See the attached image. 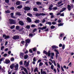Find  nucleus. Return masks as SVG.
Instances as JSON below:
<instances>
[{
  "mask_svg": "<svg viewBox=\"0 0 74 74\" xmlns=\"http://www.w3.org/2000/svg\"><path fill=\"white\" fill-rule=\"evenodd\" d=\"M9 22L10 24H16V21L12 19H9Z\"/></svg>",
  "mask_w": 74,
  "mask_h": 74,
  "instance_id": "1",
  "label": "nucleus"
},
{
  "mask_svg": "<svg viewBox=\"0 0 74 74\" xmlns=\"http://www.w3.org/2000/svg\"><path fill=\"white\" fill-rule=\"evenodd\" d=\"M25 41L26 44L25 45V47H27V45H27V43H29L30 42V40L28 39L25 40Z\"/></svg>",
  "mask_w": 74,
  "mask_h": 74,
  "instance_id": "2",
  "label": "nucleus"
},
{
  "mask_svg": "<svg viewBox=\"0 0 74 74\" xmlns=\"http://www.w3.org/2000/svg\"><path fill=\"white\" fill-rule=\"evenodd\" d=\"M12 38L14 40L19 39V36H14L13 37H12Z\"/></svg>",
  "mask_w": 74,
  "mask_h": 74,
  "instance_id": "3",
  "label": "nucleus"
},
{
  "mask_svg": "<svg viewBox=\"0 0 74 74\" xmlns=\"http://www.w3.org/2000/svg\"><path fill=\"white\" fill-rule=\"evenodd\" d=\"M54 51H55V52H56V58H57V57L58 56V54L59 53L58 51L56 49H55Z\"/></svg>",
  "mask_w": 74,
  "mask_h": 74,
  "instance_id": "4",
  "label": "nucleus"
},
{
  "mask_svg": "<svg viewBox=\"0 0 74 74\" xmlns=\"http://www.w3.org/2000/svg\"><path fill=\"white\" fill-rule=\"evenodd\" d=\"M24 10L27 11H29V10H30V8L28 7H25L24 8Z\"/></svg>",
  "mask_w": 74,
  "mask_h": 74,
  "instance_id": "5",
  "label": "nucleus"
},
{
  "mask_svg": "<svg viewBox=\"0 0 74 74\" xmlns=\"http://www.w3.org/2000/svg\"><path fill=\"white\" fill-rule=\"evenodd\" d=\"M21 68H23V69L24 71L25 72L26 74H28V72H27V69L23 67V66H21Z\"/></svg>",
  "mask_w": 74,
  "mask_h": 74,
  "instance_id": "6",
  "label": "nucleus"
},
{
  "mask_svg": "<svg viewBox=\"0 0 74 74\" xmlns=\"http://www.w3.org/2000/svg\"><path fill=\"white\" fill-rule=\"evenodd\" d=\"M24 54L23 53H20V56L21 58V59H23V55Z\"/></svg>",
  "mask_w": 74,
  "mask_h": 74,
  "instance_id": "7",
  "label": "nucleus"
},
{
  "mask_svg": "<svg viewBox=\"0 0 74 74\" xmlns=\"http://www.w3.org/2000/svg\"><path fill=\"white\" fill-rule=\"evenodd\" d=\"M49 14L51 16V19H52V18H54V17L55 16L54 15H53V13H50Z\"/></svg>",
  "mask_w": 74,
  "mask_h": 74,
  "instance_id": "8",
  "label": "nucleus"
},
{
  "mask_svg": "<svg viewBox=\"0 0 74 74\" xmlns=\"http://www.w3.org/2000/svg\"><path fill=\"white\" fill-rule=\"evenodd\" d=\"M3 37H5V39H7V38H9L10 36H6L5 35H3Z\"/></svg>",
  "mask_w": 74,
  "mask_h": 74,
  "instance_id": "9",
  "label": "nucleus"
},
{
  "mask_svg": "<svg viewBox=\"0 0 74 74\" xmlns=\"http://www.w3.org/2000/svg\"><path fill=\"white\" fill-rule=\"evenodd\" d=\"M15 64H16V63L13 64L10 66V67L11 69H12L14 67V65H15Z\"/></svg>",
  "mask_w": 74,
  "mask_h": 74,
  "instance_id": "10",
  "label": "nucleus"
},
{
  "mask_svg": "<svg viewBox=\"0 0 74 74\" xmlns=\"http://www.w3.org/2000/svg\"><path fill=\"white\" fill-rule=\"evenodd\" d=\"M5 63L6 64H8V63H10V61L8 59L5 60Z\"/></svg>",
  "mask_w": 74,
  "mask_h": 74,
  "instance_id": "11",
  "label": "nucleus"
},
{
  "mask_svg": "<svg viewBox=\"0 0 74 74\" xmlns=\"http://www.w3.org/2000/svg\"><path fill=\"white\" fill-rule=\"evenodd\" d=\"M51 59H53V57L55 55V53H51Z\"/></svg>",
  "mask_w": 74,
  "mask_h": 74,
  "instance_id": "12",
  "label": "nucleus"
},
{
  "mask_svg": "<svg viewBox=\"0 0 74 74\" xmlns=\"http://www.w3.org/2000/svg\"><path fill=\"white\" fill-rule=\"evenodd\" d=\"M16 65L14 66V67L16 69V70H18V64H16Z\"/></svg>",
  "mask_w": 74,
  "mask_h": 74,
  "instance_id": "13",
  "label": "nucleus"
},
{
  "mask_svg": "<svg viewBox=\"0 0 74 74\" xmlns=\"http://www.w3.org/2000/svg\"><path fill=\"white\" fill-rule=\"evenodd\" d=\"M19 24L21 25V26H23L24 25L23 22L22 21H19Z\"/></svg>",
  "mask_w": 74,
  "mask_h": 74,
  "instance_id": "14",
  "label": "nucleus"
},
{
  "mask_svg": "<svg viewBox=\"0 0 74 74\" xmlns=\"http://www.w3.org/2000/svg\"><path fill=\"white\" fill-rule=\"evenodd\" d=\"M27 20L28 22H32L31 19L29 17H27Z\"/></svg>",
  "mask_w": 74,
  "mask_h": 74,
  "instance_id": "15",
  "label": "nucleus"
},
{
  "mask_svg": "<svg viewBox=\"0 0 74 74\" xmlns=\"http://www.w3.org/2000/svg\"><path fill=\"white\" fill-rule=\"evenodd\" d=\"M52 7H53V5H52V4H51L50 5V6L49 9V10H52Z\"/></svg>",
  "mask_w": 74,
  "mask_h": 74,
  "instance_id": "16",
  "label": "nucleus"
},
{
  "mask_svg": "<svg viewBox=\"0 0 74 74\" xmlns=\"http://www.w3.org/2000/svg\"><path fill=\"white\" fill-rule=\"evenodd\" d=\"M28 56L27 54H26L25 55H24V59H27L28 58Z\"/></svg>",
  "mask_w": 74,
  "mask_h": 74,
  "instance_id": "17",
  "label": "nucleus"
},
{
  "mask_svg": "<svg viewBox=\"0 0 74 74\" xmlns=\"http://www.w3.org/2000/svg\"><path fill=\"white\" fill-rule=\"evenodd\" d=\"M10 16L12 18H15V19L16 18L14 16V13H12L10 14Z\"/></svg>",
  "mask_w": 74,
  "mask_h": 74,
  "instance_id": "18",
  "label": "nucleus"
},
{
  "mask_svg": "<svg viewBox=\"0 0 74 74\" xmlns=\"http://www.w3.org/2000/svg\"><path fill=\"white\" fill-rule=\"evenodd\" d=\"M52 48L53 49H54L55 48H58V47L56 45H53L52 46Z\"/></svg>",
  "mask_w": 74,
  "mask_h": 74,
  "instance_id": "19",
  "label": "nucleus"
},
{
  "mask_svg": "<svg viewBox=\"0 0 74 74\" xmlns=\"http://www.w3.org/2000/svg\"><path fill=\"white\" fill-rule=\"evenodd\" d=\"M71 7L70 6V5H68V9L69 11H70L71 10Z\"/></svg>",
  "mask_w": 74,
  "mask_h": 74,
  "instance_id": "20",
  "label": "nucleus"
},
{
  "mask_svg": "<svg viewBox=\"0 0 74 74\" xmlns=\"http://www.w3.org/2000/svg\"><path fill=\"white\" fill-rule=\"evenodd\" d=\"M27 15H28V16H30V17H32V14L30 13H27Z\"/></svg>",
  "mask_w": 74,
  "mask_h": 74,
  "instance_id": "21",
  "label": "nucleus"
},
{
  "mask_svg": "<svg viewBox=\"0 0 74 74\" xmlns=\"http://www.w3.org/2000/svg\"><path fill=\"white\" fill-rule=\"evenodd\" d=\"M21 4V2L19 1H17L16 2V4L17 5H19Z\"/></svg>",
  "mask_w": 74,
  "mask_h": 74,
  "instance_id": "22",
  "label": "nucleus"
},
{
  "mask_svg": "<svg viewBox=\"0 0 74 74\" xmlns=\"http://www.w3.org/2000/svg\"><path fill=\"white\" fill-rule=\"evenodd\" d=\"M17 8H18V9H20L21 8H22V5H20L18 6L17 7Z\"/></svg>",
  "mask_w": 74,
  "mask_h": 74,
  "instance_id": "23",
  "label": "nucleus"
},
{
  "mask_svg": "<svg viewBox=\"0 0 74 74\" xmlns=\"http://www.w3.org/2000/svg\"><path fill=\"white\" fill-rule=\"evenodd\" d=\"M46 24H48V25H51V22H47L46 23Z\"/></svg>",
  "mask_w": 74,
  "mask_h": 74,
  "instance_id": "24",
  "label": "nucleus"
},
{
  "mask_svg": "<svg viewBox=\"0 0 74 74\" xmlns=\"http://www.w3.org/2000/svg\"><path fill=\"white\" fill-rule=\"evenodd\" d=\"M33 10L34 11H38L37 9L36 8H33Z\"/></svg>",
  "mask_w": 74,
  "mask_h": 74,
  "instance_id": "25",
  "label": "nucleus"
},
{
  "mask_svg": "<svg viewBox=\"0 0 74 74\" xmlns=\"http://www.w3.org/2000/svg\"><path fill=\"white\" fill-rule=\"evenodd\" d=\"M16 15H21V14L20 13L18 12H16Z\"/></svg>",
  "mask_w": 74,
  "mask_h": 74,
  "instance_id": "26",
  "label": "nucleus"
},
{
  "mask_svg": "<svg viewBox=\"0 0 74 74\" xmlns=\"http://www.w3.org/2000/svg\"><path fill=\"white\" fill-rule=\"evenodd\" d=\"M34 72H36V71H37L38 72V68H36L34 70Z\"/></svg>",
  "mask_w": 74,
  "mask_h": 74,
  "instance_id": "27",
  "label": "nucleus"
},
{
  "mask_svg": "<svg viewBox=\"0 0 74 74\" xmlns=\"http://www.w3.org/2000/svg\"><path fill=\"white\" fill-rule=\"evenodd\" d=\"M43 64L42 62H40L39 63V66H42V65H43Z\"/></svg>",
  "mask_w": 74,
  "mask_h": 74,
  "instance_id": "28",
  "label": "nucleus"
},
{
  "mask_svg": "<svg viewBox=\"0 0 74 74\" xmlns=\"http://www.w3.org/2000/svg\"><path fill=\"white\" fill-rule=\"evenodd\" d=\"M36 4H37V5H41V3L38 2H36Z\"/></svg>",
  "mask_w": 74,
  "mask_h": 74,
  "instance_id": "29",
  "label": "nucleus"
},
{
  "mask_svg": "<svg viewBox=\"0 0 74 74\" xmlns=\"http://www.w3.org/2000/svg\"><path fill=\"white\" fill-rule=\"evenodd\" d=\"M53 62H52V63H53L54 66H56V63H55V61H54V60L53 61Z\"/></svg>",
  "mask_w": 74,
  "mask_h": 74,
  "instance_id": "30",
  "label": "nucleus"
},
{
  "mask_svg": "<svg viewBox=\"0 0 74 74\" xmlns=\"http://www.w3.org/2000/svg\"><path fill=\"white\" fill-rule=\"evenodd\" d=\"M4 60V58H1L0 59V62H2V61H3Z\"/></svg>",
  "mask_w": 74,
  "mask_h": 74,
  "instance_id": "31",
  "label": "nucleus"
},
{
  "mask_svg": "<svg viewBox=\"0 0 74 74\" xmlns=\"http://www.w3.org/2000/svg\"><path fill=\"white\" fill-rule=\"evenodd\" d=\"M54 67V66H53V65H52L51 66V69L52 70H53V68Z\"/></svg>",
  "mask_w": 74,
  "mask_h": 74,
  "instance_id": "32",
  "label": "nucleus"
},
{
  "mask_svg": "<svg viewBox=\"0 0 74 74\" xmlns=\"http://www.w3.org/2000/svg\"><path fill=\"white\" fill-rule=\"evenodd\" d=\"M58 26H63V23H60L58 24Z\"/></svg>",
  "mask_w": 74,
  "mask_h": 74,
  "instance_id": "33",
  "label": "nucleus"
},
{
  "mask_svg": "<svg viewBox=\"0 0 74 74\" xmlns=\"http://www.w3.org/2000/svg\"><path fill=\"white\" fill-rule=\"evenodd\" d=\"M36 16H40V14H38V13H37V14H36L35 15Z\"/></svg>",
  "mask_w": 74,
  "mask_h": 74,
  "instance_id": "34",
  "label": "nucleus"
},
{
  "mask_svg": "<svg viewBox=\"0 0 74 74\" xmlns=\"http://www.w3.org/2000/svg\"><path fill=\"white\" fill-rule=\"evenodd\" d=\"M72 63L71 62H70V63L68 65V66H69L70 67H71V66H72Z\"/></svg>",
  "mask_w": 74,
  "mask_h": 74,
  "instance_id": "35",
  "label": "nucleus"
},
{
  "mask_svg": "<svg viewBox=\"0 0 74 74\" xmlns=\"http://www.w3.org/2000/svg\"><path fill=\"white\" fill-rule=\"evenodd\" d=\"M57 67L59 69H60V65L59 64V63H57Z\"/></svg>",
  "mask_w": 74,
  "mask_h": 74,
  "instance_id": "36",
  "label": "nucleus"
},
{
  "mask_svg": "<svg viewBox=\"0 0 74 74\" xmlns=\"http://www.w3.org/2000/svg\"><path fill=\"white\" fill-rule=\"evenodd\" d=\"M35 23H39L40 22V21L38 20H37L35 21Z\"/></svg>",
  "mask_w": 74,
  "mask_h": 74,
  "instance_id": "37",
  "label": "nucleus"
},
{
  "mask_svg": "<svg viewBox=\"0 0 74 74\" xmlns=\"http://www.w3.org/2000/svg\"><path fill=\"white\" fill-rule=\"evenodd\" d=\"M4 48V46H2L1 47V51H3V49Z\"/></svg>",
  "mask_w": 74,
  "mask_h": 74,
  "instance_id": "38",
  "label": "nucleus"
},
{
  "mask_svg": "<svg viewBox=\"0 0 74 74\" xmlns=\"http://www.w3.org/2000/svg\"><path fill=\"white\" fill-rule=\"evenodd\" d=\"M30 26L29 25H27L26 26V28H27V29H30Z\"/></svg>",
  "mask_w": 74,
  "mask_h": 74,
  "instance_id": "39",
  "label": "nucleus"
},
{
  "mask_svg": "<svg viewBox=\"0 0 74 74\" xmlns=\"http://www.w3.org/2000/svg\"><path fill=\"white\" fill-rule=\"evenodd\" d=\"M48 56H49L51 55V53H50V51H49L47 53Z\"/></svg>",
  "mask_w": 74,
  "mask_h": 74,
  "instance_id": "40",
  "label": "nucleus"
},
{
  "mask_svg": "<svg viewBox=\"0 0 74 74\" xmlns=\"http://www.w3.org/2000/svg\"><path fill=\"white\" fill-rule=\"evenodd\" d=\"M62 2H58V4H57L56 5H57H57H60V4H61V3H62Z\"/></svg>",
  "mask_w": 74,
  "mask_h": 74,
  "instance_id": "41",
  "label": "nucleus"
},
{
  "mask_svg": "<svg viewBox=\"0 0 74 74\" xmlns=\"http://www.w3.org/2000/svg\"><path fill=\"white\" fill-rule=\"evenodd\" d=\"M40 15H42V16H44V15H45V14L44 13H40Z\"/></svg>",
  "mask_w": 74,
  "mask_h": 74,
  "instance_id": "42",
  "label": "nucleus"
},
{
  "mask_svg": "<svg viewBox=\"0 0 74 74\" xmlns=\"http://www.w3.org/2000/svg\"><path fill=\"white\" fill-rule=\"evenodd\" d=\"M15 27V25H13L10 27L11 29H14Z\"/></svg>",
  "mask_w": 74,
  "mask_h": 74,
  "instance_id": "43",
  "label": "nucleus"
},
{
  "mask_svg": "<svg viewBox=\"0 0 74 74\" xmlns=\"http://www.w3.org/2000/svg\"><path fill=\"white\" fill-rule=\"evenodd\" d=\"M10 11L8 10L5 11V12H6V13H10Z\"/></svg>",
  "mask_w": 74,
  "mask_h": 74,
  "instance_id": "44",
  "label": "nucleus"
},
{
  "mask_svg": "<svg viewBox=\"0 0 74 74\" xmlns=\"http://www.w3.org/2000/svg\"><path fill=\"white\" fill-rule=\"evenodd\" d=\"M32 27H36V25L32 24L31 25Z\"/></svg>",
  "mask_w": 74,
  "mask_h": 74,
  "instance_id": "45",
  "label": "nucleus"
},
{
  "mask_svg": "<svg viewBox=\"0 0 74 74\" xmlns=\"http://www.w3.org/2000/svg\"><path fill=\"white\" fill-rule=\"evenodd\" d=\"M14 58H12L11 59V60L12 62H14Z\"/></svg>",
  "mask_w": 74,
  "mask_h": 74,
  "instance_id": "46",
  "label": "nucleus"
},
{
  "mask_svg": "<svg viewBox=\"0 0 74 74\" xmlns=\"http://www.w3.org/2000/svg\"><path fill=\"white\" fill-rule=\"evenodd\" d=\"M55 27L54 26H53V25H52V26H51V29H54V28H55Z\"/></svg>",
  "mask_w": 74,
  "mask_h": 74,
  "instance_id": "47",
  "label": "nucleus"
},
{
  "mask_svg": "<svg viewBox=\"0 0 74 74\" xmlns=\"http://www.w3.org/2000/svg\"><path fill=\"white\" fill-rule=\"evenodd\" d=\"M45 22V19H43L42 21V23H44Z\"/></svg>",
  "mask_w": 74,
  "mask_h": 74,
  "instance_id": "48",
  "label": "nucleus"
},
{
  "mask_svg": "<svg viewBox=\"0 0 74 74\" xmlns=\"http://www.w3.org/2000/svg\"><path fill=\"white\" fill-rule=\"evenodd\" d=\"M42 30H43L44 29H47V27L45 26V27H42Z\"/></svg>",
  "mask_w": 74,
  "mask_h": 74,
  "instance_id": "49",
  "label": "nucleus"
},
{
  "mask_svg": "<svg viewBox=\"0 0 74 74\" xmlns=\"http://www.w3.org/2000/svg\"><path fill=\"white\" fill-rule=\"evenodd\" d=\"M23 63V62H22V61H21L20 62L19 64L20 65H22Z\"/></svg>",
  "mask_w": 74,
  "mask_h": 74,
  "instance_id": "50",
  "label": "nucleus"
},
{
  "mask_svg": "<svg viewBox=\"0 0 74 74\" xmlns=\"http://www.w3.org/2000/svg\"><path fill=\"white\" fill-rule=\"evenodd\" d=\"M37 50V49L35 48H33V51H36Z\"/></svg>",
  "mask_w": 74,
  "mask_h": 74,
  "instance_id": "51",
  "label": "nucleus"
},
{
  "mask_svg": "<svg viewBox=\"0 0 74 74\" xmlns=\"http://www.w3.org/2000/svg\"><path fill=\"white\" fill-rule=\"evenodd\" d=\"M16 29H19V26H17L16 27Z\"/></svg>",
  "mask_w": 74,
  "mask_h": 74,
  "instance_id": "52",
  "label": "nucleus"
},
{
  "mask_svg": "<svg viewBox=\"0 0 74 74\" xmlns=\"http://www.w3.org/2000/svg\"><path fill=\"white\" fill-rule=\"evenodd\" d=\"M57 9H58V8L56 7H54L53 8V9L54 10H57Z\"/></svg>",
  "mask_w": 74,
  "mask_h": 74,
  "instance_id": "53",
  "label": "nucleus"
},
{
  "mask_svg": "<svg viewBox=\"0 0 74 74\" xmlns=\"http://www.w3.org/2000/svg\"><path fill=\"white\" fill-rule=\"evenodd\" d=\"M21 42V44H23V45L25 44V41H22Z\"/></svg>",
  "mask_w": 74,
  "mask_h": 74,
  "instance_id": "54",
  "label": "nucleus"
},
{
  "mask_svg": "<svg viewBox=\"0 0 74 74\" xmlns=\"http://www.w3.org/2000/svg\"><path fill=\"white\" fill-rule=\"evenodd\" d=\"M5 2L7 3H9V0H5Z\"/></svg>",
  "mask_w": 74,
  "mask_h": 74,
  "instance_id": "55",
  "label": "nucleus"
},
{
  "mask_svg": "<svg viewBox=\"0 0 74 74\" xmlns=\"http://www.w3.org/2000/svg\"><path fill=\"white\" fill-rule=\"evenodd\" d=\"M45 64L46 66H48V62H45Z\"/></svg>",
  "mask_w": 74,
  "mask_h": 74,
  "instance_id": "56",
  "label": "nucleus"
},
{
  "mask_svg": "<svg viewBox=\"0 0 74 74\" xmlns=\"http://www.w3.org/2000/svg\"><path fill=\"white\" fill-rule=\"evenodd\" d=\"M63 5V3H62L61 4V5H57V7H60V6H62V5Z\"/></svg>",
  "mask_w": 74,
  "mask_h": 74,
  "instance_id": "57",
  "label": "nucleus"
},
{
  "mask_svg": "<svg viewBox=\"0 0 74 74\" xmlns=\"http://www.w3.org/2000/svg\"><path fill=\"white\" fill-rule=\"evenodd\" d=\"M7 56V54L6 53H5L3 55L4 57H6V56Z\"/></svg>",
  "mask_w": 74,
  "mask_h": 74,
  "instance_id": "58",
  "label": "nucleus"
},
{
  "mask_svg": "<svg viewBox=\"0 0 74 74\" xmlns=\"http://www.w3.org/2000/svg\"><path fill=\"white\" fill-rule=\"evenodd\" d=\"M33 60L34 62H36V58L35 57H34L33 59Z\"/></svg>",
  "mask_w": 74,
  "mask_h": 74,
  "instance_id": "59",
  "label": "nucleus"
},
{
  "mask_svg": "<svg viewBox=\"0 0 74 74\" xmlns=\"http://www.w3.org/2000/svg\"><path fill=\"white\" fill-rule=\"evenodd\" d=\"M60 16H64V13L61 14Z\"/></svg>",
  "mask_w": 74,
  "mask_h": 74,
  "instance_id": "60",
  "label": "nucleus"
},
{
  "mask_svg": "<svg viewBox=\"0 0 74 74\" xmlns=\"http://www.w3.org/2000/svg\"><path fill=\"white\" fill-rule=\"evenodd\" d=\"M56 23L55 22H53L52 23V25H56Z\"/></svg>",
  "mask_w": 74,
  "mask_h": 74,
  "instance_id": "61",
  "label": "nucleus"
},
{
  "mask_svg": "<svg viewBox=\"0 0 74 74\" xmlns=\"http://www.w3.org/2000/svg\"><path fill=\"white\" fill-rule=\"evenodd\" d=\"M37 30V29L35 28L33 30V32H35Z\"/></svg>",
  "mask_w": 74,
  "mask_h": 74,
  "instance_id": "62",
  "label": "nucleus"
},
{
  "mask_svg": "<svg viewBox=\"0 0 74 74\" xmlns=\"http://www.w3.org/2000/svg\"><path fill=\"white\" fill-rule=\"evenodd\" d=\"M29 62H27V64L26 65V66H29Z\"/></svg>",
  "mask_w": 74,
  "mask_h": 74,
  "instance_id": "63",
  "label": "nucleus"
},
{
  "mask_svg": "<svg viewBox=\"0 0 74 74\" xmlns=\"http://www.w3.org/2000/svg\"><path fill=\"white\" fill-rule=\"evenodd\" d=\"M42 74H47V73H46V72L45 71H43V72H42Z\"/></svg>",
  "mask_w": 74,
  "mask_h": 74,
  "instance_id": "64",
  "label": "nucleus"
}]
</instances>
